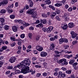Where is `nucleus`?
I'll return each mask as SVG.
<instances>
[{
    "instance_id": "obj_59",
    "label": "nucleus",
    "mask_w": 78,
    "mask_h": 78,
    "mask_svg": "<svg viewBox=\"0 0 78 78\" xmlns=\"http://www.w3.org/2000/svg\"><path fill=\"white\" fill-rule=\"evenodd\" d=\"M11 40L12 41H15V38L13 37H12L10 38Z\"/></svg>"
},
{
    "instance_id": "obj_37",
    "label": "nucleus",
    "mask_w": 78,
    "mask_h": 78,
    "mask_svg": "<svg viewBox=\"0 0 78 78\" xmlns=\"http://www.w3.org/2000/svg\"><path fill=\"white\" fill-rule=\"evenodd\" d=\"M71 71L70 70H67L66 71V73L68 74H71Z\"/></svg>"
},
{
    "instance_id": "obj_29",
    "label": "nucleus",
    "mask_w": 78,
    "mask_h": 78,
    "mask_svg": "<svg viewBox=\"0 0 78 78\" xmlns=\"http://www.w3.org/2000/svg\"><path fill=\"white\" fill-rule=\"evenodd\" d=\"M42 30L44 31V32H46L47 31V28H42Z\"/></svg>"
},
{
    "instance_id": "obj_64",
    "label": "nucleus",
    "mask_w": 78,
    "mask_h": 78,
    "mask_svg": "<svg viewBox=\"0 0 78 78\" xmlns=\"http://www.w3.org/2000/svg\"><path fill=\"white\" fill-rule=\"evenodd\" d=\"M65 8L66 9H67L69 8V5L67 4H66L65 5Z\"/></svg>"
},
{
    "instance_id": "obj_3",
    "label": "nucleus",
    "mask_w": 78,
    "mask_h": 78,
    "mask_svg": "<svg viewBox=\"0 0 78 78\" xmlns=\"http://www.w3.org/2000/svg\"><path fill=\"white\" fill-rule=\"evenodd\" d=\"M29 72H32L31 73L32 75H34L36 73V71L35 70H33L32 69L30 70V67L29 66H27L26 67V72L25 73H29Z\"/></svg>"
},
{
    "instance_id": "obj_21",
    "label": "nucleus",
    "mask_w": 78,
    "mask_h": 78,
    "mask_svg": "<svg viewBox=\"0 0 78 78\" xmlns=\"http://www.w3.org/2000/svg\"><path fill=\"white\" fill-rule=\"evenodd\" d=\"M43 27H44V25H43V24H42L41 23H40L39 24H38L36 26V27H37L38 28H39L40 27L41 28H42Z\"/></svg>"
},
{
    "instance_id": "obj_61",
    "label": "nucleus",
    "mask_w": 78,
    "mask_h": 78,
    "mask_svg": "<svg viewBox=\"0 0 78 78\" xmlns=\"http://www.w3.org/2000/svg\"><path fill=\"white\" fill-rule=\"evenodd\" d=\"M47 75V74L46 73H43V76H46Z\"/></svg>"
},
{
    "instance_id": "obj_31",
    "label": "nucleus",
    "mask_w": 78,
    "mask_h": 78,
    "mask_svg": "<svg viewBox=\"0 0 78 78\" xmlns=\"http://www.w3.org/2000/svg\"><path fill=\"white\" fill-rule=\"evenodd\" d=\"M51 22L52 21L51 20H48V24L49 25H51Z\"/></svg>"
},
{
    "instance_id": "obj_36",
    "label": "nucleus",
    "mask_w": 78,
    "mask_h": 78,
    "mask_svg": "<svg viewBox=\"0 0 78 78\" xmlns=\"http://www.w3.org/2000/svg\"><path fill=\"white\" fill-rule=\"evenodd\" d=\"M0 21L2 23H3L5 22V19L3 18H1L0 19Z\"/></svg>"
},
{
    "instance_id": "obj_34",
    "label": "nucleus",
    "mask_w": 78,
    "mask_h": 78,
    "mask_svg": "<svg viewBox=\"0 0 78 78\" xmlns=\"http://www.w3.org/2000/svg\"><path fill=\"white\" fill-rule=\"evenodd\" d=\"M13 6H14V5L12 4V5H9V7H7V8H12Z\"/></svg>"
},
{
    "instance_id": "obj_8",
    "label": "nucleus",
    "mask_w": 78,
    "mask_h": 78,
    "mask_svg": "<svg viewBox=\"0 0 78 78\" xmlns=\"http://www.w3.org/2000/svg\"><path fill=\"white\" fill-rule=\"evenodd\" d=\"M40 55L41 57H45L47 55V53L42 51L41 52Z\"/></svg>"
},
{
    "instance_id": "obj_43",
    "label": "nucleus",
    "mask_w": 78,
    "mask_h": 78,
    "mask_svg": "<svg viewBox=\"0 0 78 78\" xmlns=\"http://www.w3.org/2000/svg\"><path fill=\"white\" fill-rule=\"evenodd\" d=\"M71 76V78H75V77H76V75H75V74H73Z\"/></svg>"
},
{
    "instance_id": "obj_49",
    "label": "nucleus",
    "mask_w": 78,
    "mask_h": 78,
    "mask_svg": "<svg viewBox=\"0 0 78 78\" xmlns=\"http://www.w3.org/2000/svg\"><path fill=\"white\" fill-rule=\"evenodd\" d=\"M77 42H78V41L77 40H76L74 41H73V45H75V44H76L77 43Z\"/></svg>"
},
{
    "instance_id": "obj_7",
    "label": "nucleus",
    "mask_w": 78,
    "mask_h": 78,
    "mask_svg": "<svg viewBox=\"0 0 78 78\" xmlns=\"http://www.w3.org/2000/svg\"><path fill=\"white\" fill-rule=\"evenodd\" d=\"M27 14H29L30 15H33L34 14V11H33L32 9H30L28 11H26Z\"/></svg>"
},
{
    "instance_id": "obj_22",
    "label": "nucleus",
    "mask_w": 78,
    "mask_h": 78,
    "mask_svg": "<svg viewBox=\"0 0 78 78\" xmlns=\"http://www.w3.org/2000/svg\"><path fill=\"white\" fill-rule=\"evenodd\" d=\"M62 4L61 3H57L56 4H55V6H56V7H59L60 6H62Z\"/></svg>"
},
{
    "instance_id": "obj_18",
    "label": "nucleus",
    "mask_w": 78,
    "mask_h": 78,
    "mask_svg": "<svg viewBox=\"0 0 78 78\" xmlns=\"http://www.w3.org/2000/svg\"><path fill=\"white\" fill-rule=\"evenodd\" d=\"M29 3H30L29 5L30 7L31 8V7H32L33 6V5H34V3L31 0H29Z\"/></svg>"
},
{
    "instance_id": "obj_14",
    "label": "nucleus",
    "mask_w": 78,
    "mask_h": 78,
    "mask_svg": "<svg viewBox=\"0 0 78 78\" xmlns=\"http://www.w3.org/2000/svg\"><path fill=\"white\" fill-rule=\"evenodd\" d=\"M12 30L14 32H17V27L16 26H12Z\"/></svg>"
},
{
    "instance_id": "obj_54",
    "label": "nucleus",
    "mask_w": 78,
    "mask_h": 78,
    "mask_svg": "<svg viewBox=\"0 0 78 78\" xmlns=\"http://www.w3.org/2000/svg\"><path fill=\"white\" fill-rule=\"evenodd\" d=\"M55 12L56 13H57V14H60V10H57Z\"/></svg>"
},
{
    "instance_id": "obj_25",
    "label": "nucleus",
    "mask_w": 78,
    "mask_h": 78,
    "mask_svg": "<svg viewBox=\"0 0 78 78\" xmlns=\"http://www.w3.org/2000/svg\"><path fill=\"white\" fill-rule=\"evenodd\" d=\"M0 12L2 14H5V13H6V10L5 9H2L1 10Z\"/></svg>"
},
{
    "instance_id": "obj_50",
    "label": "nucleus",
    "mask_w": 78,
    "mask_h": 78,
    "mask_svg": "<svg viewBox=\"0 0 78 78\" xmlns=\"http://www.w3.org/2000/svg\"><path fill=\"white\" fill-rule=\"evenodd\" d=\"M18 45H19V46H21V45H22V42L18 41Z\"/></svg>"
},
{
    "instance_id": "obj_10",
    "label": "nucleus",
    "mask_w": 78,
    "mask_h": 78,
    "mask_svg": "<svg viewBox=\"0 0 78 78\" xmlns=\"http://www.w3.org/2000/svg\"><path fill=\"white\" fill-rule=\"evenodd\" d=\"M71 34L73 38H75L77 35V34L76 33L74 32L73 31H71Z\"/></svg>"
},
{
    "instance_id": "obj_9",
    "label": "nucleus",
    "mask_w": 78,
    "mask_h": 78,
    "mask_svg": "<svg viewBox=\"0 0 78 78\" xmlns=\"http://www.w3.org/2000/svg\"><path fill=\"white\" fill-rule=\"evenodd\" d=\"M8 0H3L2 2H0V6H1L2 5L8 4Z\"/></svg>"
},
{
    "instance_id": "obj_48",
    "label": "nucleus",
    "mask_w": 78,
    "mask_h": 78,
    "mask_svg": "<svg viewBox=\"0 0 78 78\" xmlns=\"http://www.w3.org/2000/svg\"><path fill=\"white\" fill-rule=\"evenodd\" d=\"M55 40V38L54 37H51L50 38V40L51 41H53Z\"/></svg>"
},
{
    "instance_id": "obj_35",
    "label": "nucleus",
    "mask_w": 78,
    "mask_h": 78,
    "mask_svg": "<svg viewBox=\"0 0 78 78\" xmlns=\"http://www.w3.org/2000/svg\"><path fill=\"white\" fill-rule=\"evenodd\" d=\"M63 42H66V43H67L68 42V40L66 38H63Z\"/></svg>"
},
{
    "instance_id": "obj_63",
    "label": "nucleus",
    "mask_w": 78,
    "mask_h": 78,
    "mask_svg": "<svg viewBox=\"0 0 78 78\" xmlns=\"http://www.w3.org/2000/svg\"><path fill=\"white\" fill-rule=\"evenodd\" d=\"M55 54H59V51L56 50L55 51Z\"/></svg>"
},
{
    "instance_id": "obj_17",
    "label": "nucleus",
    "mask_w": 78,
    "mask_h": 78,
    "mask_svg": "<svg viewBox=\"0 0 78 78\" xmlns=\"http://www.w3.org/2000/svg\"><path fill=\"white\" fill-rule=\"evenodd\" d=\"M40 22L41 23H42L43 24H46L47 23V20L44 19L43 20H40Z\"/></svg>"
},
{
    "instance_id": "obj_47",
    "label": "nucleus",
    "mask_w": 78,
    "mask_h": 78,
    "mask_svg": "<svg viewBox=\"0 0 78 78\" xmlns=\"http://www.w3.org/2000/svg\"><path fill=\"white\" fill-rule=\"evenodd\" d=\"M69 47V45H66L64 47L65 49H67Z\"/></svg>"
},
{
    "instance_id": "obj_44",
    "label": "nucleus",
    "mask_w": 78,
    "mask_h": 78,
    "mask_svg": "<svg viewBox=\"0 0 78 78\" xmlns=\"http://www.w3.org/2000/svg\"><path fill=\"white\" fill-rule=\"evenodd\" d=\"M2 50H6L7 48V47L6 46H2Z\"/></svg>"
},
{
    "instance_id": "obj_39",
    "label": "nucleus",
    "mask_w": 78,
    "mask_h": 78,
    "mask_svg": "<svg viewBox=\"0 0 78 78\" xmlns=\"http://www.w3.org/2000/svg\"><path fill=\"white\" fill-rule=\"evenodd\" d=\"M55 18L56 19L58 20V21H59V20H61V19H60V18H59V16H58V15L56 16H55Z\"/></svg>"
},
{
    "instance_id": "obj_41",
    "label": "nucleus",
    "mask_w": 78,
    "mask_h": 78,
    "mask_svg": "<svg viewBox=\"0 0 78 78\" xmlns=\"http://www.w3.org/2000/svg\"><path fill=\"white\" fill-rule=\"evenodd\" d=\"M15 45H16V43L13 42L11 44V47H14Z\"/></svg>"
},
{
    "instance_id": "obj_26",
    "label": "nucleus",
    "mask_w": 78,
    "mask_h": 78,
    "mask_svg": "<svg viewBox=\"0 0 78 78\" xmlns=\"http://www.w3.org/2000/svg\"><path fill=\"white\" fill-rule=\"evenodd\" d=\"M62 28L63 30H67V25H64Z\"/></svg>"
},
{
    "instance_id": "obj_12",
    "label": "nucleus",
    "mask_w": 78,
    "mask_h": 78,
    "mask_svg": "<svg viewBox=\"0 0 78 78\" xmlns=\"http://www.w3.org/2000/svg\"><path fill=\"white\" fill-rule=\"evenodd\" d=\"M53 27L52 26L49 27H48L47 29V32L48 33H49L53 30Z\"/></svg>"
},
{
    "instance_id": "obj_60",
    "label": "nucleus",
    "mask_w": 78,
    "mask_h": 78,
    "mask_svg": "<svg viewBox=\"0 0 78 78\" xmlns=\"http://www.w3.org/2000/svg\"><path fill=\"white\" fill-rule=\"evenodd\" d=\"M73 55H68V59H70V58L72 57Z\"/></svg>"
},
{
    "instance_id": "obj_32",
    "label": "nucleus",
    "mask_w": 78,
    "mask_h": 78,
    "mask_svg": "<svg viewBox=\"0 0 78 78\" xmlns=\"http://www.w3.org/2000/svg\"><path fill=\"white\" fill-rule=\"evenodd\" d=\"M4 28L6 30H8L9 29V26H5L4 27Z\"/></svg>"
},
{
    "instance_id": "obj_16",
    "label": "nucleus",
    "mask_w": 78,
    "mask_h": 78,
    "mask_svg": "<svg viewBox=\"0 0 78 78\" xmlns=\"http://www.w3.org/2000/svg\"><path fill=\"white\" fill-rule=\"evenodd\" d=\"M68 27L69 28H73L74 27V24L72 22L68 24Z\"/></svg>"
},
{
    "instance_id": "obj_33",
    "label": "nucleus",
    "mask_w": 78,
    "mask_h": 78,
    "mask_svg": "<svg viewBox=\"0 0 78 78\" xmlns=\"http://www.w3.org/2000/svg\"><path fill=\"white\" fill-rule=\"evenodd\" d=\"M18 23H19V24H20V25H22V23H23V21L20 20H18Z\"/></svg>"
},
{
    "instance_id": "obj_20",
    "label": "nucleus",
    "mask_w": 78,
    "mask_h": 78,
    "mask_svg": "<svg viewBox=\"0 0 78 78\" xmlns=\"http://www.w3.org/2000/svg\"><path fill=\"white\" fill-rule=\"evenodd\" d=\"M63 42H64L63 38H61L59 40L58 43L59 44H62Z\"/></svg>"
},
{
    "instance_id": "obj_19",
    "label": "nucleus",
    "mask_w": 78,
    "mask_h": 78,
    "mask_svg": "<svg viewBox=\"0 0 78 78\" xmlns=\"http://www.w3.org/2000/svg\"><path fill=\"white\" fill-rule=\"evenodd\" d=\"M44 2V3H46L47 5H50L51 3L50 0H45Z\"/></svg>"
},
{
    "instance_id": "obj_13",
    "label": "nucleus",
    "mask_w": 78,
    "mask_h": 78,
    "mask_svg": "<svg viewBox=\"0 0 78 78\" xmlns=\"http://www.w3.org/2000/svg\"><path fill=\"white\" fill-rule=\"evenodd\" d=\"M55 44H53V43L51 44L50 45L49 50L50 51H51V50H52L55 48Z\"/></svg>"
},
{
    "instance_id": "obj_27",
    "label": "nucleus",
    "mask_w": 78,
    "mask_h": 78,
    "mask_svg": "<svg viewBox=\"0 0 78 78\" xmlns=\"http://www.w3.org/2000/svg\"><path fill=\"white\" fill-rule=\"evenodd\" d=\"M10 19H13L15 18V15H12L10 16Z\"/></svg>"
},
{
    "instance_id": "obj_46",
    "label": "nucleus",
    "mask_w": 78,
    "mask_h": 78,
    "mask_svg": "<svg viewBox=\"0 0 78 78\" xmlns=\"http://www.w3.org/2000/svg\"><path fill=\"white\" fill-rule=\"evenodd\" d=\"M20 37L21 38H24V37H25V34H21L20 35Z\"/></svg>"
},
{
    "instance_id": "obj_52",
    "label": "nucleus",
    "mask_w": 78,
    "mask_h": 78,
    "mask_svg": "<svg viewBox=\"0 0 78 78\" xmlns=\"http://www.w3.org/2000/svg\"><path fill=\"white\" fill-rule=\"evenodd\" d=\"M59 70V69L58 68L55 69V72H58Z\"/></svg>"
},
{
    "instance_id": "obj_4",
    "label": "nucleus",
    "mask_w": 78,
    "mask_h": 78,
    "mask_svg": "<svg viewBox=\"0 0 78 78\" xmlns=\"http://www.w3.org/2000/svg\"><path fill=\"white\" fill-rule=\"evenodd\" d=\"M16 72L18 73H26V69H21V71H20L19 70L17 69L16 70Z\"/></svg>"
},
{
    "instance_id": "obj_58",
    "label": "nucleus",
    "mask_w": 78,
    "mask_h": 78,
    "mask_svg": "<svg viewBox=\"0 0 78 78\" xmlns=\"http://www.w3.org/2000/svg\"><path fill=\"white\" fill-rule=\"evenodd\" d=\"M62 69L64 70V71H65V70H67V69L66 68L64 67H63L62 68Z\"/></svg>"
},
{
    "instance_id": "obj_1",
    "label": "nucleus",
    "mask_w": 78,
    "mask_h": 78,
    "mask_svg": "<svg viewBox=\"0 0 78 78\" xmlns=\"http://www.w3.org/2000/svg\"><path fill=\"white\" fill-rule=\"evenodd\" d=\"M31 64V61L29 59H27V60H24L22 62L18 64L17 66V67L19 69H20L22 67H25L27 66H30Z\"/></svg>"
},
{
    "instance_id": "obj_30",
    "label": "nucleus",
    "mask_w": 78,
    "mask_h": 78,
    "mask_svg": "<svg viewBox=\"0 0 78 78\" xmlns=\"http://www.w3.org/2000/svg\"><path fill=\"white\" fill-rule=\"evenodd\" d=\"M40 37L39 35H37V37H36V40L37 41H38L39 40Z\"/></svg>"
},
{
    "instance_id": "obj_56",
    "label": "nucleus",
    "mask_w": 78,
    "mask_h": 78,
    "mask_svg": "<svg viewBox=\"0 0 78 78\" xmlns=\"http://www.w3.org/2000/svg\"><path fill=\"white\" fill-rule=\"evenodd\" d=\"M32 36V34L31 33H29L28 34V36L29 37H30V38Z\"/></svg>"
},
{
    "instance_id": "obj_57",
    "label": "nucleus",
    "mask_w": 78,
    "mask_h": 78,
    "mask_svg": "<svg viewBox=\"0 0 78 78\" xmlns=\"http://www.w3.org/2000/svg\"><path fill=\"white\" fill-rule=\"evenodd\" d=\"M3 64V63L2 62L0 61V68L1 67H2V65Z\"/></svg>"
},
{
    "instance_id": "obj_42",
    "label": "nucleus",
    "mask_w": 78,
    "mask_h": 78,
    "mask_svg": "<svg viewBox=\"0 0 78 78\" xmlns=\"http://www.w3.org/2000/svg\"><path fill=\"white\" fill-rule=\"evenodd\" d=\"M8 69H9V70H11L12 69L13 67L12 66H9L8 67Z\"/></svg>"
},
{
    "instance_id": "obj_24",
    "label": "nucleus",
    "mask_w": 78,
    "mask_h": 78,
    "mask_svg": "<svg viewBox=\"0 0 78 78\" xmlns=\"http://www.w3.org/2000/svg\"><path fill=\"white\" fill-rule=\"evenodd\" d=\"M74 62H75V60L74 59H72L69 61V64L72 65V64L74 63Z\"/></svg>"
},
{
    "instance_id": "obj_40",
    "label": "nucleus",
    "mask_w": 78,
    "mask_h": 78,
    "mask_svg": "<svg viewBox=\"0 0 78 78\" xmlns=\"http://www.w3.org/2000/svg\"><path fill=\"white\" fill-rule=\"evenodd\" d=\"M78 65V63L77 62H75L73 64V67H75L76 66Z\"/></svg>"
},
{
    "instance_id": "obj_28",
    "label": "nucleus",
    "mask_w": 78,
    "mask_h": 78,
    "mask_svg": "<svg viewBox=\"0 0 78 78\" xmlns=\"http://www.w3.org/2000/svg\"><path fill=\"white\" fill-rule=\"evenodd\" d=\"M42 16L43 17L47 18V14L45 13H43L42 14Z\"/></svg>"
},
{
    "instance_id": "obj_11",
    "label": "nucleus",
    "mask_w": 78,
    "mask_h": 78,
    "mask_svg": "<svg viewBox=\"0 0 78 78\" xmlns=\"http://www.w3.org/2000/svg\"><path fill=\"white\" fill-rule=\"evenodd\" d=\"M36 49L37 50V51H41L43 50V48L39 46H37V47Z\"/></svg>"
},
{
    "instance_id": "obj_53",
    "label": "nucleus",
    "mask_w": 78,
    "mask_h": 78,
    "mask_svg": "<svg viewBox=\"0 0 78 78\" xmlns=\"http://www.w3.org/2000/svg\"><path fill=\"white\" fill-rule=\"evenodd\" d=\"M58 74V73L57 72H55L54 73V75H55V76H57Z\"/></svg>"
},
{
    "instance_id": "obj_55",
    "label": "nucleus",
    "mask_w": 78,
    "mask_h": 78,
    "mask_svg": "<svg viewBox=\"0 0 78 78\" xmlns=\"http://www.w3.org/2000/svg\"><path fill=\"white\" fill-rule=\"evenodd\" d=\"M10 72H11L10 71H8L5 72V74H6V75H8L10 73Z\"/></svg>"
},
{
    "instance_id": "obj_15",
    "label": "nucleus",
    "mask_w": 78,
    "mask_h": 78,
    "mask_svg": "<svg viewBox=\"0 0 78 78\" xmlns=\"http://www.w3.org/2000/svg\"><path fill=\"white\" fill-rule=\"evenodd\" d=\"M6 10L7 11L8 13H9V14H11V13L13 12V10H12V9H9V7H7L6 8Z\"/></svg>"
},
{
    "instance_id": "obj_5",
    "label": "nucleus",
    "mask_w": 78,
    "mask_h": 78,
    "mask_svg": "<svg viewBox=\"0 0 78 78\" xmlns=\"http://www.w3.org/2000/svg\"><path fill=\"white\" fill-rule=\"evenodd\" d=\"M61 76H62V77L63 78H64L66 77V74L64 73H63L61 71H59L58 72V77L59 78Z\"/></svg>"
},
{
    "instance_id": "obj_38",
    "label": "nucleus",
    "mask_w": 78,
    "mask_h": 78,
    "mask_svg": "<svg viewBox=\"0 0 78 78\" xmlns=\"http://www.w3.org/2000/svg\"><path fill=\"white\" fill-rule=\"evenodd\" d=\"M3 28V24H0V31H1L3 30L2 28Z\"/></svg>"
},
{
    "instance_id": "obj_45",
    "label": "nucleus",
    "mask_w": 78,
    "mask_h": 78,
    "mask_svg": "<svg viewBox=\"0 0 78 78\" xmlns=\"http://www.w3.org/2000/svg\"><path fill=\"white\" fill-rule=\"evenodd\" d=\"M65 19L66 21L69 20V17H67L66 16L65 17Z\"/></svg>"
},
{
    "instance_id": "obj_2",
    "label": "nucleus",
    "mask_w": 78,
    "mask_h": 78,
    "mask_svg": "<svg viewBox=\"0 0 78 78\" xmlns=\"http://www.w3.org/2000/svg\"><path fill=\"white\" fill-rule=\"evenodd\" d=\"M67 60L65 58L59 60L57 62V63L58 64H62V66H64V65H67L68 62H66Z\"/></svg>"
},
{
    "instance_id": "obj_23",
    "label": "nucleus",
    "mask_w": 78,
    "mask_h": 78,
    "mask_svg": "<svg viewBox=\"0 0 78 78\" xmlns=\"http://www.w3.org/2000/svg\"><path fill=\"white\" fill-rule=\"evenodd\" d=\"M51 17H54L55 16H56V13L55 12H52L51 13Z\"/></svg>"
},
{
    "instance_id": "obj_62",
    "label": "nucleus",
    "mask_w": 78,
    "mask_h": 78,
    "mask_svg": "<svg viewBox=\"0 0 78 78\" xmlns=\"http://www.w3.org/2000/svg\"><path fill=\"white\" fill-rule=\"evenodd\" d=\"M70 12V11H72V8H69V9H68V10Z\"/></svg>"
},
{
    "instance_id": "obj_6",
    "label": "nucleus",
    "mask_w": 78,
    "mask_h": 78,
    "mask_svg": "<svg viewBox=\"0 0 78 78\" xmlns=\"http://www.w3.org/2000/svg\"><path fill=\"white\" fill-rule=\"evenodd\" d=\"M16 57L13 56L10 58L9 61L11 63H13V62H14L16 61Z\"/></svg>"
},
{
    "instance_id": "obj_51",
    "label": "nucleus",
    "mask_w": 78,
    "mask_h": 78,
    "mask_svg": "<svg viewBox=\"0 0 78 78\" xmlns=\"http://www.w3.org/2000/svg\"><path fill=\"white\" fill-rule=\"evenodd\" d=\"M36 24L39 23H40V21L39 20H36V22L35 23Z\"/></svg>"
}]
</instances>
